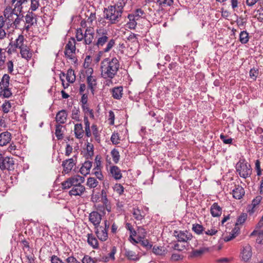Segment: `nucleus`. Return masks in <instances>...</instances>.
I'll return each mask as SVG.
<instances>
[{"instance_id": "obj_28", "label": "nucleus", "mask_w": 263, "mask_h": 263, "mask_svg": "<svg viewBox=\"0 0 263 263\" xmlns=\"http://www.w3.org/2000/svg\"><path fill=\"white\" fill-rule=\"evenodd\" d=\"M64 54L67 59L70 60L72 62L76 63L77 61V59L76 56V52L65 50H64Z\"/></svg>"}, {"instance_id": "obj_48", "label": "nucleus", "mask_w": 263, "mask_h": 263, "mask_svg": "<svg viewBox=\"0 0 263 263\" xmlns=\"http://www.w3.org/2000/svg\"><path fill=\"white\" fill-rule=\"evenodd\" d=\"M112 160L115 163H117L120 159V155L118 150L114 149L111 152Z\"/></svg>"}, {"instance_id": "obj_1", "label": "nucleus", "mask_w": 263, "mask_h": 263, "mask_svg": "<svg viewBox=\"0 0 263 263\" xmlns=\"http://www.w3.org/2000/svg\"><path fill=\"white\" fill-rule=\"evenodd\" d=\"M84 177L76 175L68 178L61 183L62 188L63 190H71L69 191L70 196H81L85 192V187L82 184L84 182Z\"/></svg>"}, {"instance_id": "obj_8", "label": "nucleus", "mask_w": 263, "mask_h": 263, "mask_svg": "<svg viewBox=\"0 0 263 263\" xmlns=\"http://www.w3.org/2000/svg\"><path fill=\"white\" fill-rule=\"evenodd\" d=\"M13 165L14 161L12 158L5 157L0 153V169L1 170H10L13 168Z\"/></svg>"}, {"instance_id": "obj_61", "label": "nucleus", "mask_w": 263, "mask_h": 263, "mask_svg": "<svg viewBox=\"0 0 263 263\" xmlns=\"http://www.w3.org/2000/svg\"><path fill=\"white\" fill-rule=\"evenodd\" d=\"M110 140L114 144H118L120 141L118 133H113V134L111 135Z\"/></svg>"}, {"instance_id": "obj_35", "label": "nucleus", "mask_w": 263, "mask_h": 263, "mask_svg": "<svg viewBox=\"0 0 263 263\" xmlns=\"http://www.w3.org/2000/svg\"><path fill=\"white\" fill-rule=\"evenodd\" d=\"M65 49L76 52V41L73 37L70 38L69 41L66 44Z\"/></svg>"}, {"instance_id": "obj_11", "label": "nucleus", "mask_w": 263, "mask_h": 263, "mask_svg": "<svg viewBox=\"0 0 263 263\" xmlns=\"http://www.w3.org/2000/svg\"><path fill=\"white\" fill-rule=\"evenodd\" d=\"M241 258L245 261H248L252 257V248L249 244H246L243 246L241 252Z\"/></svg>"}, {"instance_id": "obj_55", "label": "nucleus", "mask_w": 263, "mask_h": 263, "mask_svg": "<svg viewBox=\"0 0 263 263\" xmlns=\"http://www.w3.org/2000/svg\"><path fill=\"white\" fill-rule=\"evenodd\" d=\"M125 227L127 230H128V231H130V238H132V236H135L136 235L137 232L133 229V228L130 223H127L126 224Z\"/></svg>"}, {"instance_id": "obj_24", "label": "nucleus", "mask_w": 263, "mask_h": 263, "mask_svg": "<svg viewBox=\"0 0 263 263\" xmlns=\"http://www.w3.org/2000/svg\"><path fill=\"white\" fill-rule=\"evenodd\" d=\"M87 242L93 249H97L99 247V243L98 239L92 234H88Z\"/></svg>"}, {"instance_id": "obj_51", "label": "nucleus", "mask_w": 263, "mask_h": 263, "mask_svg": "<svg viewBox=\"0 0 263 263\" xmlns=\"http://www.w3.org/2000/svg\"><path fill=\"white\" fill-rule=\"evenodd\" d=\"M31 4L29 10L31 11H36L40 6L39 0H30Z\"/></svg>"}, {"instance_id": "obj_49", "label": "nucleus", "mask_w": 263, "mask_h": 263, "mask_svg": "<svg viewBox=\"0 0 263 263\" xmlns=\"http://www.w3.org/2000/svg\"><path fill=\"white\" fill-rule=\"evenodd\" d=\"M205 248L200 249L199 250H194L191 252L190 257H196L201 256L206 250Z\"/></svg>"}, {"instance_id": "obj_57", "label": "nucleus", "mask_w": 263, "mask_h": 263, "mask_svg": "<svg viewBox=\"0 0 263 263\" xmlns=\"http://www.w3.org/2000/svg\"><path fill=\"white\" fill-rule=\"evenodd\" d=\"M114 190L119 195H121L124 192V187L120 184L117 183L114 187Z\"/></svg>"}, {"instance_id": "obj_56", "label": "nucleus", "mask_w": 263, "mask_h": 263, "mask_svg": "<svg viewBox=\"0 0 263 263\" xmlns=\"http://www.w3.org/2000/svg\"><path fill=\"white\" fill-rule=\"evenodd\" d=\"M6 66L7 67L8 72L11 74H14V69H13V63L11 60L8 61L6 63Z\"/></svg>"}, {"instance_id": "obj_14", "label": "nucleus", "mask_w": 263, "mask_h": 263, "mask_svg": "<svg viewBox=\"0 0 263 263\" xmlns=\"http://www.w3.org/2000/svg\"><path fill=\"white\" fill-rule=\"evenodd\" d=\"M12 139V135L8 132L0 134V146H4L10 143Z\"/></svg>"}, {"instance_id": "obj_60", "label": "nucleus", "mask_w": 263, "mask_h": 263, "mask_svg": "<svg viewBox=\"0 0 263 263\" xmlns=\"http://www.w3.org/2000/svg\"><path fill=\"white\" fill-rule=\"evenodd\" d=\"M262 199V197L260 195L257 196L252 201V208L254 209L259 204Z\"/></svg>"}, {"instance_id": "obj_31", "label": "nucleus", "mask_w": 263, "mask_h": 263, "mask_svg": "<svg viewBox=\"0 0 263 263\" xmlns=\"http://www.w3.org/2000/svg\"><path fill=\"white\" fill-rule=\"evenodd\" d=\"M63 128H64V126L61 124H57L55 126V135L58 140H61L64 137Z\"/></svg>"}, {"instance_id": "obj_18", "label": "nucleus", "mask_w": 263, "mask_h": 263, "mask_svg": "<svg viewBox=\"0 0 263 263\" xmlns=\"http://www.w3.org/2000/svg\"><path fill=\"white\" fill-rule=\"evenodd\" d=\"M245 193L244 189L240 185L236 186L232 190L233 197L236 199H240Z\"/></svg>"}, {"instance_id": "obj_42", "label": "nucleus", "mask_w": 263, "mask_h": 263, "mask_svg": "<svg viewBox=\"0 0 263 263\" xmlns=\"http://www.w3.org/2000/svg\"><path fill=\"white\" fill-rule=\"evenodd\" d=\"M98 181L93 177H89L87 179L86 185L90 188H95L98 185Z\"/></svg>"}, {"instance_id": "obj_52", "label": "nucleus", "mask_w": 263, "mask_h": 263, "mask_svg": "<svg viewBox=\"0 0 263 263\" xmlns=\"http://www.w3.org/2000/svg\"><path fill=\"white\" fill-rule=\"evenodd\" d=\"M247 218V214L246 213H242L237 218V221L235 224L236 225H241L243 224Z\"/></svg>"}, {"instance_id": "obj_12", "label": "nucleus", "mask_w": 263, "mask_h": 263, "mask_svg": "<svg viewBox=\"0 0 263 263\" xmlns=\"http://www.w3.org/2000/svg\"><path fill=\"white\" fill-rule=\"evenodd\" d=\"M95 35L93 28L91 27L87 28L85 31L84 44L85 45L91 44L95 39Z\"/></svg>"}, {"instance_id": "obj_5", "label": "nucleus", "mask_w": 263, "mask_h": 263, "mask_svg": "<svg viewBox=\"0 0 263 263\" xmlns=\"http://www.w3.org/2000/svg\"><path fill=\"white\" fill-rule=\"evenodd\" d=\"M236 169L239 176L243 178L250 176L252 173L251 165L244 159H241L236 163Z\"/></svg>"}, {"instance_id": "obj_23", "label": "nucleus", "mask_w": 263, "mask_h": 263, "mask_svg": "<svg viewBox=\"0 0 263 263\" xmlns=\"http://www.w3.org/2000/svg\"><path fill=\"white\" fill-rule=\"evenodd\" d=\"M74 132L75 137L78 139L83 138L84 134V130L81 123L76 124L74 125Z\"/></svg>"}, {"instance_id": "obj_4", "label": "nucleus", "mask_w": 263, "mask_h": 263, "mask_svg": "<svg viewBox=\"0 0 263 263\" xmlns=\"http://www.w3.org/2000/svg\"><path fill=\"white\" fill-rule=\"evenodd\" d=\"M109 33L106 29L102 28H98L96 31V40L94 44L98 48H100L107 43L106 47L103 49V52H108L115 45V40L112 39L109 40Z\"/></svg>"}, {"instance_id": "obj_7", "label": "nucleus", "mask_w": 263, "mask_h": 263, "mask_svg": "<svg viewBox=\"0 0 263 263\" xmlns=\"http://www.w3.org/2000/svg\"><path fill=\"white\" fill-rule=\"evenodd\" d=\"M17 9H12L10 6L7 7L4 11V15L6 18V23L7 28H9L12 26L14 20L16 15V13L14 11Z\"/></svg>"}, {"instance_id": "obj_59", "label": "nucleus", "mask_w": 263, "mask_h": 263, "mask_svg": "<svg viewBox=\"0 0 263 263\" xmlns=\"http://www.w3.org/2000/svg\"><path fill=\"white\" fill-rule=\"evenodd\" d=\"M82 263H96V261L93 258L89 255H85L81 260Z\"/></svg>"}, {"instance_id": "obj_13", "label": "nucleus", "mask_w": 263, "mask_h": 263, "mask_svg": "<svg viewBox=\"0 0 263 263\" xmlns=\"http://www.w3.org/2000/svg\"><path fill=\"white\" fill-rule=\"evenodd\" d=\"M75 165L76 162L73 158L63 161L62 164L63 167V171L66 174L69 173Z\"/></svg>"}, {"instance_id": "obj_27", "label": "nucleus", "mask_w": 263, "mask_h": 263, "mask_svg": "<svg viewBox=\"0 0 263 263\" xmlns=\"http://www.w3.org/2000/svg\"><path fill=\"white\" fill-rule=\"evenodd\" d=\"M251 236H256V242L258 243L263 242V230H254L250 234Z\"/></svg>"}, {"instance_id": "obj_21", "label": "nucleus", "mask_w": 263, "mask_h": 263, "mask_svg": "<svg viewBox=\"0 0 263 263\" xmlns=\"http://www.w3.org/2000/svg\"><path fill=\"white\" fill-rule=\"evenodd\" d=\"M91 167L92 162L90 161H86L80 168V172L82 175L86 176L89 173Z\"/></svg>"}, {"instance_id": "obj_63", "label": "nucleus", "mask_w": 263, "mask_h": 263, "mask_svg": "<svg viewBox=\"0 0 263 263\" xmlns=\"http://www.w3.org/2000/svg\"><path fill=\"white\" fill-rule=\"evenodd\" d=\"M79 110L77 109L72 110L71 115L72 119L77 121H79Z\"/></svg>"}, {"instance_id": "obj_50", "label": "nucleus", "mask_w": 263, "mask_h": 263, "mask_svg": "<svg viewBox=\"0 0 263 263\" xmlns=\"http://www.w3.org/2000/svg\"><path fill=\"white\" fill-rule=\"evenodd\" d=\"M2 110L4 113H8L10 111L11 108V104L8 101L5 102L2 105Z\"/></svg>"}, {"instance_id": "obj_22", "label": "nucleus", "mask_w": 263, "mask_h": 263, "mask_svg": "<svg viewBox=\"0 0 263 263\" xmlns=\"http://www.w3.org/2000/svg\"><path fill=\"white\" fill-rule=\"evenodd\" d=\"M20 53L22 57L27 60H30L32 57V52L27 46L22 47V48L20 49Z\"/></svg>"}, {"instance_id": "obj_15", "label": "nucleus", "mask_w": 263, "mask_h": 263, "mask_svg": "<svg viewBox=\"0 0 263 263\" xmlns=\"http://www.w3.org/2000/svg\"><path fill=\"white\" fill-rule=\"evenodd\" d=\"M101 219V215L97 212H92L89 214V220L95 227L99 226Z\"/></svg>"}, {"instance_id": "obj_10", "label": "nucleus", "mask_w": 263, "mask_h": 263, "mask_svg": "<svg viewBox=\"0 0 263 263\" xmlns=\"http://www.w3.org/2000/svg\"><path fill=\"white\" fill-rule=\"evenodd\" d=\"M96 166L92 170V173L96 176V177L100 180H102L103 179V175L101 172V161L100 158L97 156L95 159Z\"/></svg>"}, {"instance_id": "obj_30", "label": "nucleus", "mask_w": 263, "mask_h": 263, "mask_svg": "<svg viewBox=\"0 0 263 263\" xmlns=\"http://www.w3.org/2000/svg\"><path fill=\"white\" fill-rule=\"evenodd\" d=\"M123 87L121 86L115 87L112 90V97L116 99H120L122 96Z\"/></svg>"}, {"instance_id": "obj_43", "label": "nucleus", "mask_w": 263, "mask_h": 263, "mask_svg": "<svg viewBox=\"0 0 263 263\" xmlns=\"http://www.w3.org/2000/svg\"><path fill=\"white\" fill-rule=\"evenodd\" d=\"M193 231L198 235L202 234L204 231V228L201 224L195 223L193 224Z\"/></svg>"}, {"instance_id": "obj_47", "label": "nucleus", "mask_w": 263, "mask_h": 263, "mask_svg": "<svg viewBox=\"0 0 263 263\" xmlns=\"http://www.w3.org/2000/svg\"><path fill=\"white\" fill-rule=\"evenodd\" d=\"M125 254L129 259L133 260H138L139 259V257L136 254V253L132 251H126Z\"/></svg>"}, {"instance_id": "obj_62", "label": "nucleus", "mask_w": 263, "mask_h": 263, "mask_svg": "<svg viewBox=\"0 0 263 263\" xmlns=\"http://www.w3.org/2000/svg\"><path fill=\"white\" fill-rule=\"evenodd\" d=\"M66 263H81V261L78 260L75 257L72 255L68 256L65 259Z\"/></svg>"}, {"instance_id": "obj_44", "label": "nucleus", "mask_w": 263, "mask_h": 263, "mask_svg": "<svg viewBox=\"0 0 263 263\" xmlns=\"http://www.w3.org/2000/svg\"><path fill=\"white\" fill-rule=\"evenodd\" d=\"M10 77L7 74H5L1 80V84L3 85L5 88H9V86Z\"/></svg>"}, {"instance_id": "obj_29", "label": "nucleus", "mask_w": 263, "mask_h": 263, "mask_svg": "<svg viewBox=\"0 0 263 263\" xmlns=\"http://www.w3.org/2000/svg\"><path fill=\"white\" fill-rule=\"evenodd\" d=\"M24 16L22 14H21V12H20V14H16L15 17L14 18L15 20H14V22L13 23L12 26L11 27H14L15 28H18L22 22H24V21L23 20Z\"/></svg>"}, {"instance_id": "obj_20", "label": "nucleus", "mask_w": 263, "mask_h": 263, "mask_svg": "<svg viewBox=\"0 0 263 263\" xmlns=\"http://www.w3.org/2000/svg\"><path fill=\"white\" fill-rule=\"evenodd\" d=\"M210 212L213 217H219L222 213V208L217 202H214L211 206Z\"/></svg>"}, {"instance_id": "obj_39", "label": "nucleus", "mask_w": 263, "mask_h": 263, "mask_svg": "<svg viewBox=\"0 0 263 263\" xmlns=\"http://www.w3.org/2000/svg\"><path fill=\"white\" fill-rule=\"evenodd\" d=\"M142 212L139 208H134L133 210V215L137 220H141L143 219L144 216L142 214Z\"/></svg>"}, {"instance_id": "obj_6", "label": "nucleus", "mask_w": 263, "mask_h": 263, "mask_svg": "<svg viewBox=\"0 0 263 263\" xmlns=\"http://www.w3.org/2000/svg\"><path fill=\"white\" fill-rule=\"evenodd\" d=\"M109 227V223L107 220H105L104 226L95 227L96 234L99 240L102 241H106L108 238V230Z\"/></svg>"}, {"instance_id": "obj_46", "label": "nucleus", "mask_w": 263, "mask_h": 263, "mask_svg": "<svg viewBox=\"0 0 263 263\" xmlns=\"http://www.w3.org/2000/svg\"><path fill=\"white\" fill-rule=\"evenodd\" d=\"M153 252L154 254L158 255H163L165 254V250L162 247L154 246L153 248Z\"/></svg>"}, {"instance_id": "obj_53", "label": "nucleus", "mask_w": 263, "mask_h": 263, "mask_svg": "<svg viewBox=\"0 0 263 263\" xmlns=\"http://www.w3.org/2000/svg\"><path fill=\"white\" fill-rule=\"evenodd\" d=\"M76 37L78 41H82L84 40L85 33H83L82 29L79 28L77 30Z\"/></svg>"}, {"instance_id": "obj_2", "label": "nucleus", "mask_w": 263, "mask_h": 263, "mask_svg": "<svg viewBox=\"0 0 263 263\" xmlns=\"http://www.w3.org/2000/svg\"><path fill=\"white\" fill-rule=\"evenodd\" d=\"M120 66L119 62L116 58L104 59L100 64L101 77L104 79L111 80L117 74Z\"/></svg>"}, {"instance_id": "obj_54", "label": "nucleus", "mask_w": 263, "mask_h": 263, "mask_svg": "<svg viewBox=\"0 0 263 263\" xmlns=\"http://www.w3.org/2000/svg\"><path fill=\"white\" fill-rule=\"evenodd\" d=\"M91 200L93 202H97L100 200V193H96L95 190L92 191V194L91 196Z\"/></svg>"}, {"instance_id": "obj_19", "label": "nucleus", "mask_w": 263, "mask_h": 263, "mask_svg": "<svg viewBox=\"0 0 263 263\" xmlns=\"http://www.w3.org/2000/svg\"><path fill=\"white\" fill-rule=\"evenodd\" d=\"M67 115L66 110L62 109L57 114L55 120L59 123V124H64L66 121Z\"/></svg>"}, {"instance_id": "obj_41", "label": "nucleus", "mask_w": 263, "mask_h": 263, "mask_svg": "<svg viewBox=\"0 0 263 263\" xmlns=\"http://www.w3.org/2000/svg\"><path fill=\"white\" fill-rule=\"evenodd\" d=\"M87 82L89 88L93 90L94 87L97 85L96 78L92 76H88L87 78Z\"/></svg>"}, {"instance_id": "obj_33", "label": "nucleus", "mask_w": 263, "mask_h": 263, "mask_svg": "<svg viewBox=\"0 0 263 263\" xmlns=\"http://www.w3.org/2000/svg\"><path fill=\"white\" fill-rule=\"evenodd\" d=\"M91 128L92 129L91 135L92 134V135L93 136L95 140L98 143H100L101 141V137H100V133H99V130H98L97 125H96V124L92 125Z\"/></svg>"}, {"instance_id": "obj_36", "label": "nucleus", "mask_w": 263, "mask_h": 263, "mask_svg": "<svg viewBox=\"0 0 263 263\" xmlns=\"http://www.w3.org/2000/svg\"><path fill=\"white\" fill-rule=\"evenodd\" d=\"M128 18L129 19V22L127 23V25L128 28L130 29H135L137 24V20L135 18V17L133 16V15H132V14H128Z\"/></svg>"}, {"instance_id": "obj_34", "label": "nucleus", "mask_w": 263, "mask_h": 263, "mask_svg": "<svg viewBox=\"0 0 263 263\" xmlns=\"http://www.w3.org/2000/svg\"><path fill=\"white\" fill-rule=\"evenodd\" d=\"M1 96L8 98L12 96V92L9 88L4 87L0 82V96Z\"/></svg>"}, {"instance_id": "obj_9", "label": "nucleus", "mask_w": 263, "mask_h": 263, "mask_svg": "<svg viewBox=\"0 0 263 263\" xmlns=\"http://www.w3.org/2000/svg\"><path fill=\"white\" fill-rule=\"evenodd\" d=\"M175 236L177 237L178 241L180 242H187V241L191 240L193 237L192 234L187 231H179V232L175 231Z\"/></svg>"}, {"instance_id": "obj_17", "label": "nucleus", "mask_w": 263, "mask_h": 263, "mask_svg": "<svg viewBox=\"0 0 263 263\" xmlns=\"http://www.w3.org/2000/svg\"><path fill=\"white\" fill-rule=\"evenodd\" d=\"M109 174L115 180H120L122 177L121 171L117 166H110Z\"/></svg>"}, {"instance_id": "obj_58", "label": "nucleus", "mask_w": 263, "mask_h": 263, "mask_svg": "<svg viewBox=\"0 0 263 263\" xmlns=\"http://www.w3.org/2000/svg\"><path fill=\"white\" fill-rule=\"evenodd\" d=\"M144 14V12L143 10H142L140 9H137L135 12L133 14H131L132 15H133V16L137 20V21L139 20V19Z\"/></svg>"}, {"instance_id": "obj_3", "label": "nucleus", "mask_w": 263, "mask_h": 263, "mask_svg": "<svg viewBox=\"0 0 263 263\" xmlns=\"http://www.w3.org/2000/svg\"><path fill=\"white\" fill-rule=\"evenodd\" d=\"M125 4L124 0H117L114 5L109 6L105 8L104 11L105 18L111 24L118 22L121 18Z\"/></svg>"}, {"instance_id": "obj_26", "label": "nucleus", "mask_w": 263, "mask_h": 263, "mask_svg": "<svg viewBox=\"0 0 263 263\" xmlns=\"http://www.w3.org/2000/svg\"><path fill=\"white\" fill-rule=\"evenodd\" d=\"M156 3L160 8L163 9L172 6L174 4V0H156Z\"/></svg>"}, {"instance_id": "obj_64", "label": "nucleus", "mask_w": 263, "mask_h": 263, "mask_svg": "<svg viewBox=\"0 0 263 263\" xmlns=\"http://www.w3.org/2000/svg\"><path fill=\"white\" fill-rule=\"evenodd\" d=\"M51 263H66L64 262L60 258L56 255H52L50 258Z\"/></svg>"}, {"instance_id": "obj_37", "label": "nucleus", "mask_w": 263, "mask_h": 263, "mask_svg": "<svg viewBox=\"0 0 263 263\" xmlns=\"http://www.w3.org/2000/svg\"><path fill=\"white\" fill-rule=\"evenodd\" d=\"M84 125H85V133L87 137H90L91 136V132L90 128V123L87 117L85 116L84 118Z\"/></svg>"}, {"instance_id": "obj_45", "label": "nucleus", "mask_w": 263, "mask_h": 263, "mask_svg": "<svg viewBox=\"0 0 263 263\" xmlns=\"http://www.w3.org/2000/svg\"><path fill=\"white\" fill-rule=\"evenodd\" d=\"M101 201L103 202V204L105 205L106 207L107 210L109 211V210L107 208V204H108V199L107 197V192L105 190L103 189L101 191Z\"/></svg>"}, {"instance_id": "obj_32", "label": "nucleus", "mask_w": 263, "mask_h": 263, "mask_svg": "<svg viewBox=\"0 0 263 263\" xmlns=\"http://www.w3.org/2000/svg\"><path fill=\"white\" fill-rule=\"evenodd\" d=\"M24 37L23 35H19L17 38L15 40L14 43V46L16 48H19L20 49L22 47H24L26 45L24 44Z\"/></svg>"}, {"instance_id": "obj_25", "label": "nucleus", "mask_w": 263, "mask_h": 263, "mask_svg": "<svg viewBox=\"0 0 263 263\" xmlns=\"http://www.w3.org/2000/svg\"><path fill=\"white\" fill-rule=\"evenodd\" d=\"M29 0H12V3L14 5V9L21 12L23 9V5L26 4Z\"/></svg>"}, {"instance_id": "obj_40", "label": "nucleus", "mask_w": 263, "mask_h": 263, "mask_svg": "<svg viewBox=\"0 0 263 263\" xmlns=\"http://www.w3.org/2000/svg\"><path fill=\"white\" fill-rule=\"evenodd\" d=\"M66 79L67 81L70 83H73L76 80V76L74 73V71L69 69L67 70Z\"/></svg>"}, {"instance_id": "obj_16", "label": "nucleus", "mask_w": 263, "mask_h": 263, "mask_svg": "<svg viewBox=\"0 0 263 263\" xmlns=\"http://www.w3.org/2000/svg\"><path fill=\"white\" fill-rule=\"evenodd\" d=\"M34 14L32 13V11L28 12L27 14L25 16V25L24 28L27 31H28L30 27L33 24Z\"/></svg>"}, {"instance_id": "obj_38", "label": "nucleus", "mask_w": 263, "mask_h": 263, "mask_svg": "<svg viewBox=\"0 0 263 263\" xmlns=\"http://www.w3.org/2000/svg\"><path fill=\"white\" fill-rule=\"evenodd\" d=\"M249 40V33L246 31H242L239 33V41L241 44H246Z\"/></svg>"}]
</instances>
